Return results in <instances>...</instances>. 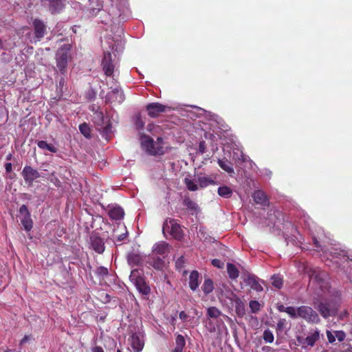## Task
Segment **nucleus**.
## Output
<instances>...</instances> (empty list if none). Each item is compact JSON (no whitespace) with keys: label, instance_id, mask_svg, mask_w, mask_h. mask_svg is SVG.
I'll return each instance as SVG.
<instances>
[{"label":"nucleus","instance_id":"obj_1","mask_svg":"<svg viewBox=\"0 0 352 352\" xmlns=\"http://www.w3.org/2000/svg\"><path fill=\"white\" fill-rule=\"evenodd\" d=\"M331 261L337 265V267L344 273L352 276V260L345 254L344 251H338L332 249L330 252Z\"/></svg>","mask_w":352,"mask_h":352},{"label":"nucleus","instance_id":"obj_2","mask_svg":"<svg viewBox=\"0 0 352 352\" xmlns=\"http://www.w3.org/2000/svg\"><path fill=\"white\" fill-rule=\"evenodd\" d=\"M72 50L70 44L63 45L56 53V67L59 72L64 74L67 72V64L70 58L69 52Z\"/></svg>","mask_w":352,"mask_h":352},{"label":"nucleus","instance_id":"obj_3","mask_svg":"<svg viewBox=\"0 0 352 352\" xmlns=\"http://www.w3.org/2000/svg\"><path fill=\"white\" fill-rule=\"evenodd\" d=\"M162 231L165 234L169 233L174 239L181 240L183 238V232L181 226L175 219H166L163 223Z\"/></svg>","mask_w":352,"mask_h":352},{"label":"nucleus","instance_id":"obj_4","mask_svg":"<svg viewBox=\"0 0 352 352\" xmlns=\"http://www.w3.org/2000/svg\"><path fill=\"white\" fill-rule=\"evenodd\" d=\"M310 283L316 284L319 286L328 283L329 274L327 272L320 269H310L308 272Z\"/></svg>","mask_w":352,"mask_h":352},{"label":"nucleus","instance_id":"obj_5","mask_svg":"<svg viewBox=\"0 0 352 352\" xmlns=\"http://www.w3.org/2000/svg\"><path fill=\"white\" fill-rule=\"evenodd\" d=\"M336 300H328V302H321L318 307V311L324 318H328L336 314Z\"/></svg>","mask_w":352,"mask_h":352},{"label":"nucleus","instance_id":"obj_6","mask_svg":"<svg viewBox=\"0 0 352 352\" xmlns=\"http://www.w3.org/2000/svg\"><path fill=\"white\" fill-rule=\"evenodd\" d=\"M297 312L298 316L308 322L317 323L320 320L317 313L309 307L302 306L298 309Z\"/></svg>","mask_w":352,"mask_h":352},{"label":"nucleus","instance_id":"obj_7","mask_svg":"<svg viewBox=\"0 0 352 352\" xmlns=\"http://www.w3.org/2000/svg\"><path fill=\"white\" fill-rule=\"evenodd\" d=\"M21 175L24 179L25 183L28 186L33 185L34 181L41 177L40 173L36 169H34L30 166H25L23 168Z\"/></svg>","mask_w":352,"mask_h":352},{"label":"nucleus","instance_id":"obj_8","mask_svg":"<svg viewBox=\"0 0 352 352\" xmlns=\"http://www.w3.org/2000/svg\"><path fill=\"white\" fill-rule=\"evenodd\" d=\"M126 258L129 265L134 267L142 265L146 256L142 254L138 250L133 249L128 253Z\"/></svg>","mask_w":352,"mask_h":352},{"label":"nucleus","instance_id":"obj_9","mask_svg":"<svg viewBox=\"0 0 352 352\" xmlns=\"http://www.w3.org/2000/svg\"><path fill=\"white\" fill-rule=\"evenodd\" d=\"M129 344L134 352L142 350L144 342V336L141 332L133 333L129 339Z\"/></svg>","mask_w":352,"mask_h":352},{"label":"nucleus","instance_id":"obj_10","mask_svg":"<svg viewBox=\"0 0 352 352\" xmlns=\"http://www.w3.org/2000/svg\"><path fill=\"white\" fill-rule=\"evenodd\" d=\"M101 65L105 75L111 76L113 74L115 66L113 64L112 55L110 52H107L104 54Z\"/></svg>","mask_w":352,"mask_h":352},{"label":"nucleus","instance_id":"obj_11","mask_svg":"<svg viewBox=\"0 0 352 352\" xmlns=\"http://www.w3.org/2000/svg\"><path fill=\"white\" fill-rule=\"evenodd\" d=\"M90 243L91 248L98 254H102L104 251V239L96 234H92L90 236Z\"/></svg>","mask_w":352,"mask_h":352},{"label":"nucleus","instance_id":"obj_12","mask_svg":"<svg viewBox=\"0 0 352 352\" xmlns=\"http://www.w3.org/2000/svg\"><path fill=\"white\" fill-rule=\"evenodd\" d=\"M131 282L134 284L135 286H146L144 277L142 274V271L140 270H133L131 271L130 274Z\"/></svg>","mask_w":352,"mask_h":352},{"label":"nucleus","instance_id":"obj_13","mask_svg":"<svg viewBox=\"0 0 352 352\" xmlns=\"http://www.w3.org/2000/svg\"><path fill=\"white\" fill-rule=\"evenodd\" d=\"M32 24L35 37L38 40L43 38L46 33V25L44 22L39 19H35Z\"/></svg>","mask_w":352,"mask_h":352},{"label":"nucleus","instance_id":"obj_14","mask_svg":"<svg viewBox=\"0 0 352 352\" xmlns=\"http://www.w3.org/2000/svg\"><path fill=\"white\" fill-rule=\"evenodd\" d=\"M141 145L149 155H154V142L151 137L142 134L140 136Z\"/></svg>","mask_w":352,"mask_h":352},{"label":"nucleus","instance_id":"obj_15","mask_svg":"<svg viewBox=\"0 0 352 352\" xmlns=\"http://www.w3.org/2000/svg\"><path fill=\"white\" fill-rule=\"evenodd\" d=\"M241 278L246 286H261V284H265L263 280H259L256 276L250 273H243Z\"/></svg>","mask_w":352,"mask_h":352},{"label":"nucleus","instance_id":"obj_16","mask_svg":"<svg viewBox=\"0 0 352 352\" xmlns=\"http://www.w3.org/2000/svg\"><path fill=\"white\" fill-rule=\"evenodd\" d=\"M41 2H47L52 14L59 13L64 7L65 0H41Z\"/></svg>","mask_w":352,"mask_h":352},{"label":"nucleus","instance_id":"obj_17","mask_svg":"<svg viewBox=\"0 0 352 352\" xmlns=\"http://www.w3.org/2000/svg\"><path fill=\"white\" fill-rule=\"evenodd\" d=\"M254 201L257 204L263 206L268 205V200L265 193L261 190H255L252 195Z\"/></svg>","mask_w":352,"mask_h":352},{"label":"nucleus","instance_id":"obj_18","mask_svg":"<svg viewBox=\"0 0 352 352\" xmlns=\"http://www.w3.org/2000/svg\"><path fill=\"white\" fill-rule=\"evenodd\" d=\"M182 204L192 214L197 213L199 211L198 204L192 200L189 195H184Z\"/></svg>","mask_w":352,"mask_h":352},{"label":"nucleus","instance_id":"obj_19","mask_svg":"<svg viewBox=\"0 0 352 352\" xmlns=\"http://www.w3.org/2000/svg\"><path fill=\"white\" fill-rule=\"evenodd\" d=\"M170 149L171 147L164 142L162 138H157V141H155V155H164Z\"/></svg>","mask_w":352,"mask_h":352},{"label":"nucleus","instance_id":"obj_20","mask_svg":"<svg viewBox=\"0 0 352 352\" xmlns=\"http://www.w3.org/2000/svg\"><path fill=\"white\" fill-rule=\"evenodd\" d=\"M197 181L199 184V187L201 188H205L208 186H214L217 184L214 178L206 175L198 176Z\"/></svg>","mask_w":352,"mask_h":352},{"label":"nucleus","instance_id":"obj_21","mask_svg":"<svg viewBox=\"0 0 352 352\" xmlns=\"http://www.w3.org/2000/svg\"><path fill=\"white\" fill-rule=\"evenodd\" d=\"M89 14L91 16H96L103 8V2L100 0H89Z\"/></svg>","mask_w":352,"mask_h":352},{"label":"nucleus","instance_id":"obj_22","mask_svg":"<svg viewBox=\"0 0 352 352\" xmlns=\"http://www.w3.org/2000/svg\"><path fill=\"white\" fill-rule=\"evenodd\" d=\"M109 216L114 220H120L124 217V212L120 206H114L109 210Z\"/></svg>","mask_w":352,"mask_h":352},{"label":"nucleus","instance_id":"obj_23","mask_svg":"<svg viewBox=\"0 0 352 352\" xmlns=\"http://www.w3.org/2000/svg\"><path fill=\"white\" fill-rule=\"evenodd\" d=\"M217 163L219 166L221 167V168H222L223 170L227 172L230 175L234 173V170L232 167V164L226 158L219 159Z\"/></svg>","mask_w":352,"mask_h":352},{"label":"nucleus","instance_id":"obj_24","mask_svg":"<svg viewBox=\"0 0 352 352\" xmlns=\"http://www.w3.org/2000/svg\"><path fill=\"white\" fill-rule=\"evenodd\" d=\"M170 246L166 242H160L155 245V254L162 255L169 253Z\"/></svg>","mask_w":352,"mask_h":352},{"label":"nucleus","instance_id":"obj_25","mask_svg":"<svg viewBox=\"0 0 352 352\" xmlns=\"http://www.w3.org/2000/svg\"><path fill=\"white\" fill-rule=\"evenodd\" d=\"M110 98L115 99L118 103H121L124 100V95L122 90L118 88L113 89L109 94Z\"/></svg>","mask_w":352,"mask_h":352},{"label":"nucleus","instance_id":"obj_26","mask_svg":"<svg viewBox=\"0 0 352 352\" xmlns=\"http://www.w3.org/2000/svg\"><path fill=\"white\" fill-rule=\"evenodd\" d=\"M96 273L100 276H101V278L102 279H104V280H110V279L113 278V276L109 274L108 270L106 267H99L97 269ZM100 285H105V286H109L106 280H104V283H100Z\"/></svg>","mask_w":352,"mask_h":352},{"label":"nucleus","instance_id":"obj_27","mask_svg":"<svg viewBox=\"0 0 352 352\" xmlns=\"http://www.w3.org/2000/svg\"><path fill=\"white\" fill-rule=\"evenodd\" d=\"M37 146L42 150H47L52 153H56L58 148L52 144H48L46 141L40 140L37 142Z\"/></svg>","mask_w":352,"mask_h":352},{"label":"nucleus","instance_id":"obj_28","mask_svg":"<svg viewBox=\"0 0 352 352\" xmlns=\"http://www.w3.org/2000/svg\"><path fill=\"white\" fill-rule=\"evenodd\" d=\"M217 192L220 197L226 199L231 197L233 193L232 190L227 186L219 187Z\"/></svg>","mask_w":352,"mask_h":352},{"label":"nucleus","instance_id":"obj_29","mask_svg":"<svg viewBox=\"0 0 352 352\" xmlns=\"http://www.w3.org/2000/svg\"><path fill=\"white\" fill-rule=\"evenodd\" d=\"M227 272L231 279H236L239 274V272L235 265L230 263L227 264Z\"/></svg>","mask_w":352,"mask_h":352},{"label":"nucleus","instance_id":"obj_30","mask_svg":"<svg viewBox=\"0 0 352 352\" xmlns=\"http://www.w3.org/2000/svg\"><path fill=\"white\" fill-rule=\"evenodd\" d=\"M175 344L176 346L173 350V352H182L186 344L184 336L182 335H177L175 339Z\"/></svg>","mask_w":352,"mask_h":352},{"label":"nucleus","instance_id":"obj_31","mask_svg":"<svg viewBox=\"0 0 352 352\" xmlns=\"http://www.w3.org/2000/svg\"><path fill=\"white\" fill-rule=\"evenodd\" d=\"M104 115L102 111H96L94 113L93 122L94 124L99 126H102L104 124Z\"/></svg>","mask_w":352,"mask_h":352},{"label":"nucleus","instance_id":"obj_32","mask_svg":"<svg viewBox=\"0 0 352 352\" xmlns=\"http://www.w3.org/2000/svg\"><path fill=\"white\" fill-rule=\"evenodd\" d=\"M184 183L189 191H196L199 189V184H197L194 180L188 177L184 178Z\"/></svg>","mask_w":352,"mask_h":352},{"label":"nucleus","instance_id":"obj_33","mask_svg":"<svg viewBox=\"0 0 352 352\" xmlns=\"http://www.w3.org/2000/svg\"><path fill=\"white\" fill-rule=\"evenodd\" d=\"M199 274L197 271H192L189 276V286H199Z\"/></svg>","mask_w":352,"mask_h":352},{"label":"nucleus","instance_id":"obj_34","mask_svg":"<svg viewBox=\"0 0 352 352\" xmlns=\"http://www.w3.org/2000/svg\"><path fill=\"white\" fill-rule=\"evenodd\" d=\"M21 222L26 231H30L32 230L33 223L30 218V215H25L24 217L21 220Z\"/></svg>","mask_w":352,"mask_h":352},{"label":"nucleus","instance_id":"obj_35","mask_svg":"<svg viewBox=\"0 0 352 352\" xmlns=\"http://www.w3.org/2000/svg\"><path fill=\"white\" fill-rule=\"evenodd\" d=\"M79 131L86 138H91V128L89 124L84 122L79 125Z\"/></svg>","mask_w":352,"mask_h":352},{"label":"nucleus","instance_id":"obj_36","mask_svg":"<svg viewBox=\"0 0 352 352\" xmlns=\"http://www.w3.org/2000/svg\"><path fill=\"white\" fill-rule=\"evenodd\" d=\"M318 339L319 332L316 331L314 333L305 338V342L308 346H313Z\"/></svg>","mask_w":352,"mask_h":352},{"label":"nucleus","instance_id":"obj_37","mask_svg":"<svg viewBox=\"0 0 352 352\" xmlns=\"http://www.w3.org/2000/svg\"><path fill=\"white\" fill-rule=\"evenodd\" d=\"M221 314V311L214 307H208L207 309V316L209 318H217Z\"/></svg>","mask_w":352,"mask_h":352},{"label":"nucleus","instance_id":"obj_38","mask_svg":"<svg viewBox=\"0 0 352 352\" xmlns=\"http://www.w3.org/2000/svg\"><path fill=\"white\" fill-rule=\"evenodd\" d=\"M272 286H282L283 285V277L282 275L274 274L271 277Z\"/></svg>","mask_w":352,"mask_h":352},{"label":"nucleus","instance_id":"obj_39","mask_svg":"<svg viewBox=\"0 0 352 352\" xmlns=\"http://www.w3.org/2000/svg\"><path fill=\"white\" fill-rule=\"evenodd\" d=\"M235 311L239 316H243L245 314V307L241 300L237 299L235 302Z\"/></svg>","mask_w":352,"mask_h":352},{"label":"nucleus","instance_id":"obj_40","mask_svg":"<svg viewBox=\"0 0 352 352\" xmlns=\"http://www.w3.org/2000/svg\"><path fill=\"white\" fill-rule=\"evenodd\" d=\"M143 118L145 119V116H143L142 113L136 116L135 124L138 129L143 128L145 124V122L144 120H143Z\"/></svg>","mask_w":352,"mask_h":352},{"label":"nucleus","instance_id":"obj_41","mask_svg":"<svg viewBox=\"0 0 352 352\" xmlns=\"http://www.w3.org/2000/svg\"><path fill=\"white\" fill-rule=\"evenodd\" d=\"M249 305L252 313L258 312L261 308V304L256 300H251Z\"/></svg>","mask_w":352,"mask_h":352},{"label":"nucleus","instance_id":"obj_42","mask_svg":"<svg viewBox=\"0 0 352 352\" xmlns=\"http://www.w3.org/2000/svg\"><path fill=\"white\" fill-rule=\"evenodd\" d=\"M263 339L266 342L272 343L274 341V335L270 330H265L263 333Z\"/></svg>","mask_w":352,"mask_h":352},{"label":"nucleus","instance_id":"obj_43","mask_svg":"<svg viewBox=\"0 0 352 352\" xmlns=\"http://www.w3.org/2000/svg\"><path fill=\"white\" fill-rule=\"evenodd\" d=\"M170 107L155 102V113L165 112L170 110Z\"/></svg>","mask_w":352,"mask_h":352},{"label":"nucleus","instance_id":"obj_44","mask_svg":"<svg viewBox=\"0 0 352 352\" xmlns=\"http://www.w3.org/2000/svg\"><path fill=\"white\" fill-rule=\"evenodd\" d=\"M285 312L292 318H296L298 315L297 311L293 307H287L285 309Z\"/></svg>","mask_w":352,"mask_h":352},{"label":"nucleus","instance_id":"obj_45","mask_svg":"<svg viewBox=\"0 0 352 352\" xmlns=\"http://www.w3.org/2000/svg\"><path fill=\"white\" fill-rule=\"evenodd\" d=\"M147 114L151 118H154V102L150 103L146 107Z\"/></svg>","mask_w":352,"mask_h":352},{"label":"nucleus","instance_id":"obj_46","mask_svg":"<svg viewBox=\"0 0 352 352\" xmlns=\"http://www.w3.org/2000/svg\"><path fill=\"white\" fill-rule=\"evenodd\" d=\"M211 263L213 266L221 269L223 267L224 263L219 259L214 258L212 259Z\"/></svg>","mask_w":352,"mask_h":352},{"label":"nucleus","instance_id":"obj_47","mask_svg":"<svg viewBox=\"0 0 352 352\" xmlns=\"http://www.w3.org/2000/svg\"><path fill=\"white\" fill-rule=\"evenodd\" d=\"M335 336L340 342L343 341L346 337V334L343 331H335Z\"/></svg>","mask_w":352,"mask_h":352},{"label":"nucleus","instance_id":"obj_48","mask_svg":"<svg viewBox=\"0 0 352 352\" xmlns=\"http://www.w3.org/2000/svg\"><path fill=\"white\" fill-rule=\"evenodd\" d=\"M127 232H124V233H122L118 236H113V237H115V243H117V242H119V243H121L124 239H125L127 236Z\"/></svg>","mask_w":352,"mask_h":352},{"label":"nucleus","instance_id":"obj_49","mask_svg":"<svg viewBox=\"0 0 352 352\" xmlns=\"http://www.w3.org/2000/svg\"><path fill=\"white\" fill-rule=\"evenodd\" d=\"M206 151V142L205 141L202 140L199 144V148L198 151L201 154H204Z\"/></svg>","mask_w":352,"mask_h":352},{"label":"nucleus","instance_id":"obj_50","mask_svg":"<svg viewBox=\"0 0 352 352\" xmlns=\"http://www.w3.org/2000/svg\"><path fill=\"white\" fill-rule=\"evenodd\" d=\"M19 212L21 214L30 215L28 209L25 205H22L19 208Z\"/></svg>","mask_w":352,"mask_h":352},{"label":"nucleus","instance_id":"obj_51","mask_svg":"<svg viewBox=\"0 0 352 352\" xmlns=\"http://www.w3.org/2000/svg\"><path fill=\"white\" fill-rule=\"evenodd\" d=\"M140 293L144 295L148 294L151 291V287H136Z\"/></svg>","mask_w":352,"mask_h":352},{"label":"nucleus","instance_id":"obj_52","mask_svg":"<svg viewBox=\"0 0 352 352\" xmlns=\"http://www.w3.org/2000/svg\"><path fill=\"white\" fill-rule=\"evenodd\" d=\"M327 336L330 343H333L336 340V336L333 335L330 331H327Z\"/></svg>","mask_w":352,"mask_h":352},{"label":"nucleus","instance_id":"obj_53","mask_svg":"<svg viewBox=\"0 0 352 352\" xmlns=\"http://www.w3.org/2000/svg\"><path fill=\"white\" fill-rule=\"evenodd\" d=\"M184 256H180L176 261V267L177 268H182V265L184 263Z\"/></svg>","mask_w":352,"mask_h":352},{"label":"nucleus","instance_id":"obj_54","mask_svg":"<svg viewBox=\"0 0 352 352\" xmlns=\"http://www.w3.org/2000/svg\"><path fill=\"white\" fill-rule=\"evenodd\" d=\"M286 324V320L285 319H280L278 320L277 323V327L279 329H283L285 328Z\"/></svg>","mask_w":352,"mask_h":352},{"label":"nucleus","instance_id":"obj_55","mask_svg":"<svg viewBox=\"0 0 352 352\" xmlns=\"http://www.w3.org/2000/svg\"><path fill=\"white\" fill-rule=\"evenodd\" d=\"M65 85V80L63 77H61L58 82V88L62 91L63 87Z\"/></svg>","mask_w":352,"mask_h":352},{"label":"nucleus","instance_id":"obj_56","mask_svg":"<svg viewBox=\"0 0 352 352\" xmlns=\"http://www.w3.org/2000/svg\"><path fill=\"white\" fill-rule=\"evenodd\" d=\"M5 168L6 173H10L12 170V165L10 162L6 163Z\"/></svg>","mask_w":352,"mask_h":352},{"label":"nucleus","instance_id":"obj_57","mask_svg":"<svg viewBox=\"0 0 352 352\" xmlns=\"http://www.w3.org/2000/svg\"><path fill=\"white\" fill-rule=\"evenodd\" d=\"M188 318L187 314L184 311H181L179 313V318L182 320H186Z\"/></svg>","mask_w":352,"mask_h":352},{"label":"nucleus","instance_id":"obj_58","mask_svg":"<svg viewBox=\"0 0 352 352\" xmlns=\"http://www.w3.org/2000/svg\"><path fill=\"white\" fill-rule=\"evenodd\" d=\"M212 285H213V282L211 279L208 278V279L205 280L204 286H212Z\"/></svg>","mask_w":352,"mask_h":352},{"label":"nucleus","instance_id":"obj_59","mask_svg":"<svg viewBox=\"0 0 352 352\" xmlns=\"http://www.w3.org/2000/svg\"><path fill=\"white\" fill-rule=\"evenodd\" d=\"M313 242L315 246L318 248H321V245L320 244V242L317 240L316 237H313Z\"/></svg>","mask_w":352,"mask_h":352},{"label":"nucleus","instance_id":"obj_60","mask_svg":"<svg viewBox=\"0 0 352 352\" xmlns=\"http://www.w3.org/2000/svg\"><path fill=\"white\" fill-rule=\"evenodd\" d=\"M92 352H104V351L100 346H95L92 349Z\"/></svg>","mask_w":352,"mask_h":352},{"label":"nucleus","instance_id":"obj_61","mask_svg":"<svg viewBox=\"0 0 352 352\" xmlns=\"http://www.w3.org/2000/svg\"><path fill=\"white\" fill-rule=\"evenodd\" d=\"M154 129V124L153 123H148L147 126V130L150 132H152V131Z\"/></svg>","mask_w":352,"mask_h":352},{"label":"nucleus","instance_id":"obj_62","mask_svg":"<svg viewBox=\"0 0 352 352\" xmlns=\"http://www.w3.org/2000/svg\"><path fill=\"white\" fill-rule=\"evenodd\" d=\"M285 309H286V307H285L284 305H281L278 306V311H284V312H285Z\"/></svg>","mask_w":352,"mask_h":352},{"label":"nucleus","instance_id":"obj_63","mask_svg":"<svg viewBox=\"0 0 352 352\" xmlns=\"http://www.w3.org/2000/svg\"><path fill=\"white\" fill-rule=\"evenodd\" d=\"M28 340V336H25L20 342V344H23V343H25V342H27V340Z\"/></svg>","mask_w":352,"mask_h":352},{"label":"nucleus","instance_id":"obj_64","mask_svg":"<svg viewBox=\"0 0 352 352\" xmlns=\"http://www.w3.org/2000/svg\"><path fill=\"white\" fill-rule=\"evenodd\" d=\"M204 292L206 294H208L212 291L211 287H204Z\"/></svg>","mask_w":352,"mask_h":352}]
</instances>
